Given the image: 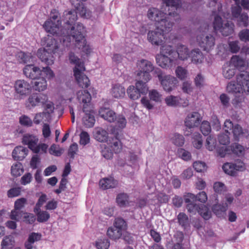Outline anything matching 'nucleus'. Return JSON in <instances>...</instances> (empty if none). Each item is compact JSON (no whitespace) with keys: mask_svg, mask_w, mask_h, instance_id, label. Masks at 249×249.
Wrapping results in <instances>:
<instances>
[{"mask_svg":"<svg viewBox=\"0 0 249 249\" xmlns=\"http://www.w3.org/2000/svg\"><path fill=\"white\" fill-rule=\"evenodd\" d=\"M28 149L22 146H16L12 152V157L15 160H22L27 155Z\"/></svg>","mask_w":249,"mask_h":249,"instance_id":"22","label":"nucleus"},{"mask_svg":"<svg viewBox=\"0 0 249 249\" xmlns=\"http://www.w3.org/2000/svg\"><path fill=\"white\" fill-rule=\"evenodd\" d=\"M15 239L12 235L5 236L1 242V249H12L15 246Z\"/></svg>","mask_w":249,"mask_h":249,"instance_id":"31","label":"nucleus"},{"mask_svg":"<svg viewBox=\"0 0 249 249\" xmlns=\"http://www.w3.org/2000/svg\"><path fill=\"white\" fill-rule=\"evenodd\" d=\"M172 139L173 143L177 146H182L184 143V138L180 134H175Z\"/></svg>","mask_w":249,"mask_h":249,"instance_id":"53","label":"nucleus"},{"mask_svg":"<svg viewBox=\"0 0 249 249\" xmlns=\"http://www.w3.org/2000/svg\"><path fill=\"white\" fill-rule=\"evenodd\" d=\"M235 6H232L231 8V14L233 17L237 18L241 15L242 11V8L240 5V2L235 3Z\"/></svg>","mask_w":249,"mask_h":249,"instance_id":"63","label":"nucleus"},{"mask_svg":"<svg viewBox=\"0 0 249 249\" xmlns=\"http://www.w3.org/2000/svg\"><path fill=\"white\" fill-rule=\"evenodd\" d=\"M155 72L157 74V76L164 90L170 92L173 90L177 86L178 83L177 79L172 75H162V73L160 69L157 68Z\"/></svg>","mask_w":249,"mask_h":249,"instance_id":"10","label":"nucleus"},{"mask_svg":"<svg viewBox=\"0 0 249 249\" xmlns=\"http://www.w3.org/2000/svg\"><path fill=\"white\" fill-rule=\"evenodd\" d=\"M19 122L21 125L25 126H31L33 124L32 120L25 115H23L19 117Z\"/></svg>","mask_w":249,"mask_h":249,"instance_id":"58","label":"nucleus"},{"mask_svg":"<svg viewBox=\"0 0 249 249\" xmlns=\"http://www.w3.org/2000/svg\"><path fill=\"white\" fill-rule=\"evenodd\" d=\"M99 114L101 117L109 122H115L116 113L108 108H101L99 111Z\"/></svg>","mask_w":249,"mask_h":249,"instance_id":"23","label":"nucleus"},{"mask_svg":"<svg viewBox=\"0 0 249 249\" xmlns=\"http://www.w3.org/2000/svg\"><path fill=\"white\" fill-rule=\"evenodd\" d=\"M129 196L124 193L119 194L116 197V201L120 207H125L129 204Z\"/></svg>","mask_w":249,"mask_h":249,"instance_id":"34","label":"nucleus"},{"mask_svg":"<svg viewBox=\"0 0 249 249\" xmlns=\"http://www.w3.org/2000/svg\"><path fill=\"white\" fill-rule=\"evenodd\" d=\"M245 98L243 94L239 96L235 95L234 98L232 100L231 103L235 108H240L245 101Z\"/></svg>","mask_w":249,"mask_h":249,"instance_id":"50","label":"nucleus"},{"mask_svg":"<svg viewBox=\"0 0 249 249\" xmlns=\"http://www.w3.org/2000/svg\"><path fill=\"white\" fill-rule=\"evenodd\" d=\"M160 54L167 55L175 58L176 56V52L174 50L171 45H163L160 48Z\"/></svg>","mask_w":249,"mask_h":249,"instance_id":"38","label":"nucleus"},{"mask_svg":"<svg viewBox=\"0 0 249 249\" xmlns=\"http://www.w3.org/2000/svg\"><path fill=\"white\" fill-rule=\"evenodd\" d=\"M200 130L204 135H208L211 131L210 123L208 121L202 122L200 125Z\"/></svg>","mask_w":249,"mask_h":249,"instance_id":"55","label":"nucleus"},{"mask_svg":"<svg viewBox=\"0 0 249 249\" xmlns=\"http://www.w3.org/2000/svg\"><path fill=\"white\" fill-rule=\"evenodd\" d=\"M88 112H84L85 114L83 118V122L84 125L87 127L93 126L95 120L93 112H91L90 108H89Z\"/></svg>","mask_w":249,"mask_h":249,"instance_id":"30","label":"nucleus"},{"mask_svg":"<svg viewBox=\"0 0 249 249\" xmlns=\"http://www.w3.org/2000/svg\"><path fill=\"white\" fill-rule=\"evenodd\" d=\"M38 139L30 134H25L22 138V143L24 145H27L28 148L34 153L37 154L46 153L48 148V145L46 143H39L37 144Z\"/></svg>","mask_w":249,"mask_h":249,"instance_id":"8","label":"nucleus"},{"mask_svg":"<svg viewBox=\"0 0 249 249\" xmlns=\"http://www.w3.org/2000/svg\"><path fill=\"white\" fill-rule=\"evenodd\" d=\"M222 168L225 173L231 176H235L237 171H243L245 169L244 163L241 160H237L235 163H225Z\"/></svg>","mask_w":249,"mask_h":249,"instance_id":"15","label":"nucleus"},{"mask_svg":"<svg viewBox=\"0 0 249 249\" xmlns=\"http://www.w3.org/2000/svg\"><path fill=\"white\" fill-rule=\"evenodd\" d=\"M69 57L71 63L75 65L74 69H76L77 68L79 69H81L83 71H85V68L83 62H81L80 59L75 56L73 53L71 52L69 53Z\"/></svg>","mask_w":249,"mask_h":249,"instance_id":"36","label":"nucleus"},{"mask_svg":"<svg viewBox=\"0 0 249 249\" xmlns=\"http://www.w3.org/2000/svg\"><path fill=\"white\" fill-rule=\"evenodd\" d=\"M107 143L115 153H119L122 151V144L119 139L118 133H116L114 137L109 138Z\"/></svg>","mask_w":249,"mask_h":249,"instance_id":"19","label":"nucleus"},{"mask_svg":"<svg viewBox=\"0 0 249 249\" xmlns=\"http://www.w3.org/2000/svg\"><path fill=\"white\" fill-rule=\"evenodd\" d=\"M113 226L121 231H123L126 227V223L122 218L117 217L115 219Z\"/></svg>","mask_w":249,"mask_h":249,"instance_id":"46","label":"nucleus"},{"mask_svg":"<svg viewBox=\"0 0 249 249\" xmlns=\"http://www.w3.org/2000/svg\"><path fill=\"white\" fill-rule=\"evenodd\" d=\"M163 5L162 9L168 13H164L156 8H150L147 12V17L151 20L155 21L157 27L154 31H150L147 34L148 40L156 46L162 45L164 42L165 34L172 30L173 22L169 17H176L178 19V9L180 7L178 0H162Z\"/></svg>","mask_w":249,"mask_h":249,"instance_id":"2","label":"nucleus"},{"mask_svg":"<svg viewBox=\"0 0 249 249\" xmlns=\"http://www.w3.org/2000/svg\"><path fill=\"white\" fill-rule=\"evenodd\" d=\"M232 132L235 140L236 141H238L239 138L241 136L247 137L248 135V131L246 130H244L239 124H236L234 126Z\"/></svg>","mask_w":249,"mask_h":249,"instance_id":"35","label":"nucleus"},{"mask_svg":"<svg viewBox=\"0 0 249 249\" xmlns=\"http://www.w3.org/2000/svg\"><path fill=\"white\" fill-rule=\"evenodd\" d=\"M99 186L103 190L114 188L118 186V182L113 177L103 178L99 181Z\"/></svg>","mask_w":249,"mask_h":249,"instance_id":"21","label":"nucleus"},{"mask_svg":"<svg viewBox=\"0 0 249 249\" xmlns=\"http://www.w3.org/2000/svg\"><path fill=\"white\" fill-rule=\"evenodd\" d=\"M125 89L120 84L112 85L110 93L115 98H121L125 95Z\"/></svg>","mask_w":249,"mask_h":249,"instance_id":"25","label":"nucleus"},{"mask_svg":"<svg viewBox=\"0 0 249 249\" xmlns=\"http://www.w3.org/2000/svg\"><path fill=\"white\" fill-rule=\"evenodd\" d=\"M61 25V20L60 14L55 9L52 10L50 18L46 20L43 25L44 28L47 32L55 35L59 38H61L63 34H65L64 32L62 33Z\"/></svg>","mask_w":249,"mask_h":249,"instance_id":"5","label":"nucleus"},{"mask_svg":"<svg viewBox=\"0 0 249 249\" xmlns=\"http://www.w3.org/2000/svg\"><path fill=\"white\" fill-rule=\"evenodd\" d=\"M229 93H249V72L243 71L236 75V83L231 81L228 83L226 87Z\"/></svg>","mask_w":249,"mask_h":249,"instance_id":"4","label":"nucleus"},{"mask_svg":"<svg viewBox=\"0 0 249 249\" xmlns=\"http://www.w3.org/2000/svg\"><path fill=\"white\" fill-rule=\"evenodd\" d=\"M193 167L197 172H204L206 170L207 166L205 162L196 161L193 163Z\"/></svg>","mask_w":249,"mask_h":249,"instance_id":"59","label":"nucleus"},{"mask_svg":"<svg viewBox=\"0 0 249 249\" xmlns=\"http://www.w3.org/2000/svg\"><path fill=\"white\" fill-rule=\"evenodd\" d=\"M43 49H38L37 55L42 62L48 66L54 63L53 54H58L60 52V43L53 36L48 35L41 40Z\"/></svg>","mask_w":249,"mask_h":249,"instance_id":"3","label":"nucleus"},{"mask_svg":"<svg viewBox=\"0 0 249 249\" xmlns=\"http://www.w3.org/2000/svg\"><path fill=\"white\" fill-rule=\"evenodd\" d=\"M213 26L214 31L219 32L224 36H231L234 33V23L231 21L223 23L222 18L218 15L214 17Z\"/></svg>","mask_w":249,"mask_h":249,"instance_id":"9","label":"nucleus"},{"mask_svg":"<svg viewBox=\"0 0 249 249\" xmlns=\"http://www.w3.org/2000/svg\"><path fill=\"white\" fill-rule=\"evenodd\" d=\"M24 213H25L20 210H17L14 208V209L11 212L10 218L13 220L19 221L21 219L22 216L23 217Z\"/></svg>","mask_w":249,"mask_h":249,"instance_id":"49","label":"nucleus"},{"mask_svg":"<svg viewBox=\"0 0 249 249\" xmlns=\"http://www.w3.org/2000/svg\"><path fill=\"white\" fill-rule=\"evenodd\" d=\"M175 72L177 76L180 80H183L187 77V70L181 66H178Z\"/></svg>","mask_w":249,"mask_h":249,"instance_id":"48","label":"nucleus"},{"mask_svg":"<svg viewBox=\"0 0 249 249\" xmlns=\"http://www.w3.org/2000/svg\"><path fill=\"white\" fill-rule=\"evenodd\" d=\"M148 90L147 84L142 83L141 81H137L136 83V87L129 86L127 90L128 96L132 100H137L141 96V94H146Z\"/></svg>","mask_w":249,"mask_h":249,"instance_id":"13","label":"nucleus"},{"mask_svg":"<svg viewBox=\"0 0 249 249\" xmlns=\"http://www.w3.org/2000/svg\"><path fill=\"white\" fill-rule=\"evenodd\" d=\"M195 86L198 88H201L205 85V78L201 73H198L194 78Z\"/></svg>","mask_w":249,"mask_h":249,"instance_id":"52","label":"nucleus"},{"mask_svg":"<svg viewBox=\"0 0 249 249\" xmlns=\"http://www.w3.org/2000/svg\"><path fill=\"white\" fill-rule=\"evenodd\" d=\"M17 56L19 62L24 64L30 62V59H32L33 57L30 54L22 52L19 53Z\"/></svg>","mask_w":249,"mask_h":249,"instance_id":"51","label":"nucleus"},{"mask_svg":"<svg viewBox=\"0 0 249 249\" xmlns=\"http://www.w3.org/2000/svg\"><path fill=\"white\" fill-rule=\"evenodd\" d=\"M228 209V204L224 203L222 204H215L213 206V212L217 215H220L223 213H225Z\"/></svg>","mask_w":249,"mask_h":249,"instance_id":"42","label":"nucleus"},{"mask_svg":"<svg viewBox=\"0 0 249 249\" xmlns=\"http://www.w3.org/2000/svg\"><path fill=\"white\" fill-rule=\"evenodd\" d=\"M216 140L211 135L209 136L206 139V147L209 151H213L215 146Z\"/></svg>","mask_w":249,"mask_h":249,"instance_id":"60","label":"nucleus"},{"mask_svg":"<svg viewBox=\"0 0 249 249\" xmlns=\"http://www.w3.org/2000/svg\"><path fill=\"white\" fill-rule=\"evenodd\" d=\"M236 69L233 68L230 63H226L225 64L222 68V74L224 78L231 79L235 74Z\"/></svg>","mask_w":249,"mask_h":249,"instance_id":"26","label":"nucleus"},{"mask_svg":"<svg viewBox=\"0 0 249 249\" xmlns=\"http://www.w3.org/2000/svg\"><path fill=\"white\" fill-rule=\"evenodd\" d=\"M107 234L111 239L116 240L122 236V231L113 226L108 229Z\"/></svg>","mask_w":249,"mask_h":249,"instance_id":"37","label":"nucleus"},{"mask_svg":"<svg viewBox=\"0 0 249 249\" xmlns=\"http://www.w3.org/2000/svg\"><path fill=\"white\" fill-rule=\"evenodd\" d=\"M239 39L243 42H249V29H244L241 30L238 34Z\"/></svg>","mask_w":249,"mask_h":249,"instance_id":"56","label":"nucleus"},{"mask_svg":"<svg viewBox=\"0 0 249 249\" xmlns=\"http://www.w3.org/2000/svg\"><path fill=\"white\" fill-rule=\"evenodd\" d=\"M41 235L39 233L32 232L29 235L27 241L24 245L26 249H37L36 247L34 246L33 244L35 242L41 240Z\"/></svg>","mask_w":249,"mask_h":249,"instance_id":"24","label":"nucleus"},{"mask_svg":"<svg viewBox=\"0 0 249 249\" xmlns=\"http://www.w3.org/2000/svg\"><path fill=\"white\" fill-rule=\"evenodd\" d=\"M215 41V37L211 34H201L196 37V42L198 46L207 52L213 49Z\"/></svg>","mask_w":249,"mask_h":249,"instance_id":"11","label":"nucleus"},{"mask_svg":"<svg viewBox=\"0 0 249 249\" xmlns=\"http://www.w3.org/2000/svg\"><path fill=\"white\" fill-rule=\"evenodd\" d=\"M229 63L231 66H233V68H235L236 69L241 70L246 66V62L245 60L240 57L239 55L233 56Z\"/></svg>","mask_w":249,"mask_h":249,"instance_id":"32","label":"nucleus"},{"mask_svg":"<svg viewBox=\"0 0 249 249\" xmlns=\"http://www.w3.org/2000/svg\"><path fill=\"white\" fill-rule=\"evenodd\" d=\"M136 66L138 70L136 71L135 74L137 81H141L146 84L151 79L150 72L154 70L153 64L147 60L142 59L137 62Z\"/></svg>","mask_w":249,"mask_h":249,"instance_id":"6","label":"nucleus"},{"mask_svg":"<svg viewBox=\"0 0 249 249\" xmlns=\"http://www.w3.org/2000/svg\"><path fill=\"white\" fill-rule=\"evenodd\" d=\"M16 93L21 97H25L29 94L32 90V86L24 80H18L14 84Z\"/></svg>","mask_w":249,"mask_h":249,"instance_id":"16","label":"nucleus"},{"mask_svg":"<svg viewBox=\"0 0 249 249\" xmlns=\"http://www.w3.org/2000/svg\"><path fill=\"white\" fill-rule=\"evenodd\" d=\"M231 153H232L238 156L243 155L244 151V148L241 145L238 143H233L231 146Z\"/></svg>","mask_w":249,"mask_h":249,"instance_id":"47","label":"nucleus"},{"mask_svg":"<svg viewBox=\"0 0 249 249\" xmlns=\"http://www.w3.org/2000/svg\"><path fill=\"white\" fill-rule=\"evenodd\" d=\"M94 138L99 142H106L108 138V133L102 128H97L94 133Z\"/></svg>","mask_w":249,"mask_h":249,"instance_id":"27","label":"nucleus"},{"mask_svg":"<svg viewBox=\"0 0 249 249\" xmlns=\"http://www.w3.org/2000/svg\"><path fill=\"white\" fill-rule=\"evenodd\" d=\"M23 171V165L20 162L15 163L12 166L11 168V174L15 177L21 176Z\"/></svg>","mask_w":249,"mask_h":249,"instance_id":"41","label":"nucleus"},{"mask_svg":"<svg viewBox=\"0 0 249 249\" xmlns=\"http://www.w3.org/2000/svg\"><path fill=\"white\" fill-rule=\"evenodd\" d=\"M47 95L43 93H34L29 96L25 105L27 108L31 109L36 106H43L48 102Z\"/></svg>","mask_w":249,"mask_h":249,"instance_id":"12","label":"nucleus"},{"mask_svg":"<svg viewBox=\"0 0 249 249\" xmlns=\"http://www.w3.org/2000/svg\"><path fill=\"white\" fill-rule=\"evenodd\" d=\"M95 245L97 249H108L110 246V242L107 238H100L96 242Z\"/></svg>","mask_w":249,"mask_h":249,"instance_id":"45","label":"nucleus"},{"mask_svg":"<svg viewBox=\"0 0 249 249\" xmlns=\"http://www.w3.org/2000/svg\"><path fill=\"white\" fill-rule=\"evenodd\" d=\"M218 155L221 158H224L226 155L231 154V150L230 147L223 146L217 149Z\"/></svg>","mask_w":249,"mask_h":249,"instance_id":"62","label":"nucleus"},{"mask_svg":"<svg viewBox=\"0 0 249 249\" xmlns=\"http://www.w3.org/2000/svg\"><path fill=\"white\" fill-rule=\"evenodd\" d=\"M175 58L162 54H158L156 56L157 64L161 68L167 69L172 66Z\"/></svg>","mask_w":249,"mask_h":249,"instance_id":"20","label":"nucleus"},{"mask_svg":"<svg viewBox=\"0 0 249 249\" xmlns=\"http://www.w3.org/2000/svg\"><path fill=\"white\" fill-rule=\"evenodd\" d=\"M77 99L80 104H83V111L88 112L91 100L89 92L87 90H80L77 92Z\"/></svg>","mask_w":249,"mask_h":249,"instance_id":"17","label":"nucleus"},{"mask_svg":"<svg viewBox=\"0 0 249 249\" xmlns=\"http://www.w3.org/2000/svg\"><path fill=\"white\" fill-rule=\"evenodd\" d=\"M180 98L178 96L170 95L165 99V103L168 106L176 107L178 105Z\"/></svg>","mask_w":249,"mask_h":249,"instance_id":"43","label":"nucleus"},{"mask_svg":"<svg viewBox=\"0 0 249 249\" xmlns=\"http://www.w3.org/2000/svg\"><path fill=\"white\" fill-rule=\"evenodd\" d=\"M191 57L192 62L196 64L202 63L204 58L203 53L198 49H196L191 51Z\"/></svg>","mask_w":249,"mask_h":249,"instance_id":"29","label":"nucleus"},{"mask_svg":"<svg viewBox=\"0 0 249 249\" xmlns=\"http://www.w3.org/2000/svg\"><path fill=\"white\" fill-rule=\"evenodd\" d=\"M89 135L87 132L82 131L80 134V144L83 145H86L89 142Z\"/></svg>","mask_w":249,"mask_h":249,"instance_id":"61","label":"nucleus"},{"mask_svg":"<svg viewBox=\"0 0 249 249\" xmlns=\"http://www.w3.org/2000/svg\"><path fill=\"white\" fill-rule=\"evenodd\" d=\"M201 121L200 114L197 112H193L188 114L184 122L186 126L184 134L186 136H189L191 134L192 128L197 127L199 125Z\"/></svg>","mask_w":249,"mask_h":249,"instance_id":"14","label":"nucleus"},{"mask_svg":"<svg viewBox=\"0 0 249 249\" xmlns=\"http://www.w3.org/2000/svg\"><path fill=\"white\" fill-rule=\"evenodd\" d=\"M115 122H116V125L121 129L124 128L126 126V120L122 115L116 116Z\"/></svg>","mask_w":249,"mask_h":249,"instance_id":"54","label":"nucleus"},{"mask_svg":"<svg viewBox=\"0 0 249 249\" xmlns=\"http://www.w3.org/2000/svg\"><path fill=\"white\" fill-rule=\"evenodd\" d=\"M44 75L40 76V77L36 79V80L35 81L32 88L36 90L43 91L47 88V81Z\"/></svg>","mask_w":249,"mask_h":249,"instance_id":"33","label":"nucleus"},{"mask_svg":"<svg viewBox=\"0 0 249 249\" xmlns=\"http://www.w3.org/2000/svg\"><path fill=\"white\" fill-rule=\"evenodd\" d=\"M34 212L36 214L37 220L39 222H46L50 217V215L48 212L41 211L40 209L39 210H34Z\"/></svg>","mask_w":249,"mask_h":249,"instance_id":"40","label":"nucleus"},{"mask_svg":"<svg viewBox=\"0 0 249 249\" xmlns=\"http://www.w3.org/2000/svg\"><path fill=\"white\" fill-rule=\"evenodd\" d=\"M20 193V187H13L7 191V196L9 198H13L19 196Z\"/></svg>","mask_w":249,"mask_h":249,"instance_id":"64","label":"nucleus"},{"mask_svg":"<svg viewBox=\"0 0 249 249\" xmlns=\"http://www.w3.org/2000/svg\"><path fill=\"white\" fill-rule=\"evenodd\" d=\"M70 0L76 11H70L64 13L67 20L62 30V33L64 32L65 34H63L59 40L64 46L69 47L71 44V38L72 37L74 40L75 47L84 53L89 54L91 49L89 45L87 44L86 38L83 35L84 27L80 23L76 25L74 23L77 20V14L81 17L88 18L91 16V12L87 9L84 3H80L78 0Z\"/></svg>","mask_w":249,"mask_h":249,"instance_id":"1","label":"nucleus"},{"mask_svg":"<svg viewBox=\"0 0 249 249\" xmlns=\"http://www.w3.org/2000/svg\"><path fill=\"white\" fill-rule=\"evenodd\" d=\"M213 188L215 193L217 194H221L226 191L225 184L221 182H215L213 184Z\"/></svg>","mask_w":249,"mask_h":249,"instance_id":"57","label":"nucleus"},{"mask_svg":"<svg viewBox=\"0 0 249 249\" xmlns=\"http://www.w3.org/2000/svg\"><path fill=\"white\" fill-rule=\"evenodd\" d=\"M23 73L25 76L32 79H37L42 75H45L48 78H51L54 76L53 71L48 67H43L40 70L34 65H27L23 69Z\"/></svg>","mask_w":249,"mask_h":249,"instance_id":"7","label":"nucleus"},{"mask_svg":"<svg viewBox=\"0 0 249 249\" xmlns=\"http://www.w3.org/2000/svg\"><path fill=\"white\" fill-rule=\"evenodd\" d=\"M83 71L81 69H73L74 76L79 86L82 88L86 89L90 85V80L89 78L83 73Z\"/></svg>","mask_w":249,"mask_h":249,"instance_id":"18","label":"nucleus"},{"mask_svg":"<svg viewBox=\"0 0 249 249\" xmlns=\"http://www.w3.org/2000/svg\"><path fill=\"white\" fill-rule=\"evenodd\" d=\"M177 53L179 59L182 60H186L189 57V50L187 46L182 44H178L177 48Z\"/></svg>","mask_w":249,"mask_h":249,"instance_id":"28","label":"nucleus"},{"mask_svg":"<svg viewBox=\"0 0 249 249\" xmlns=\"http://www.w3.org/2000/svg\"><path fill=\"white\" fill-rule=\"evenodd\" d=\"M193 141L192 142L194 146L200 149L202 146V139L201 134L198 132H195L193 134Z\"/></svg>","mask_w":249,"mask_h":249,"instance_id":"44","label":"nucleus"},{"mask_svg":"<svg viewBox=\"0 0 249 249\" xmlns=\"http://www.w3.org/2000/svg\"><path fill=\"white\" fill-rule=\"evenodd\" d=\"M178 223L183 229H185L189 226V219L188 216L184 213L180 212L177 216Z\"/></svg>","mask_w":249,"mask_h":249,"instance_id":"39","label":"nucleus"}]
</instances>
